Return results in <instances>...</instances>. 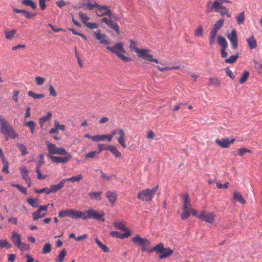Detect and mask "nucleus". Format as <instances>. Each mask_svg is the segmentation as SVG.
Returning <instances> with one entry per match:
<instances>
[{"mask_svg": "<svg viewBox=\"0 0 262 262\" xmlns=\"http://www.w3.org/2000/svg\"><path fill=\"white\" fill-rule=\"evenodd\" d=\"M11 185L13 187H16L17 188H18L19 190H20V191H21L24 194H27V188H26L23 187L19 185L15 184H12Z\"/></svg>", "mask_w": 262, "mask_h": 262, "instance_id": "obj_57", "label": "nucleus"}, {"mask_svg": "<svg viewBox=\"0 0 262 262\" xmlns=\"http://www.w3.org/2000/svg\"><path fill=\"white\" fill-rule=\"evenodd\" d=\"M0 124L1 133L6 136V140H8V137L12 139L18 137V135L15 132L12 126L1 115H0Z\"/></svg>", "mask_w": 262, "mask_h": 262, "instance_id": "obj_1", "label": "nucleus"}, {"mask_svg": "<svg viewBox=\"0 0 262 262\" xmlns=\"http://www.w3.org/2000/svg\"><path fill=\"white\" fill-rule=\"evenodd\" d=\"M218 13H219L222 16L226 15L228 17H230L231 16V14L229 13L228 9L226 8L225 9L219 10Z\"/></svg>", "mask_w": 262, "mask_h": 262, "instance_id": "obj_58", "label": "nucleus"}, {"mask_svg": "<svg viewBox=\"0 0 262 262\" xmlns=\"http://www.w3.org/2000/svg\"><path fill=\"white\" fill-rule=\"evenodd\" d=\"M130 48L134 50L136 53L137 54H138L139 53L138 51H140L141 50H139L137 47H136V42L131 40L130 41Z\"/></svg>", "mask_w": 262, "mask_h": 262, "instance_id": "obj_55", "label": "nucleus"}, {"mask_svg": "<svg viewBox=\"0 0 262 262\" xmlns=\"http://www.w3.org/2000/svg\"><path fill=\"white\" fill-rule=\"evenodd\" d=\"M106 149L112 152L116 157H120L121 156V152L113 145L107 146Z\"/></svg>", "mask_w": 262, "mask_h": 262, "instance_id": "obj_29", "label": "nucleus"}, {"mask_svg": "<svg viewBox=\"0 0 262 262\" xmlns=\"http://www.w3.org/2000/svg\"><path fill=\"white\" fill-rule=\"evenodd\" d=\"M16 32V30L12 29L9 31H5V37L7 39L11 40Z\"/></svg>", "mask_w": 262, "mask_h": 262, "instance_id": "obj_37", "label": "nucleus"}, {"mask_svg": "<svg viewBox=\"0 0 262 262\" xmlns=\"http://www.w3.org/2000/svg\"><path fill=\"white\" fill-rule=\"evenodd\" d=\"M225 70L226 74L231 79H232V80H234L235 79V76H234V74H233L232 71L230 70L229 68H226Z\"/></svg>", "mask_w": 262, "mask_h": 262, "instance_id": "obj_60", "label": "nucleus"}, {"mask_svg": "<svg viewBox=\"0 0 262 262\" xmlns=\"http://www.w3.org/2000/svg\"><path fill=\"white\" fill-rule=\"evenodd\" d=\"M233 199L242 204H245L246 203V201L242 195L237 191L233 192Z\"/></svg>", "mask_w": 262, "mask_h": 262, "instance_id": "obj_28", "label": "nucleus"}, {"mask_svg": "<svg viewBox=\"0 0 262 262\" xmlns=\"http://www.w3.org/2000/svg\"><path fill=\"white\" fill-rule=\"evenodd\" d=\"M27 202L32 207L36 208L39 205V200L37 198H29L27 199Z\"/></svg>", "mask_w": 262, "mask_h": 262, "instance_id": "obj_31", "label": "nucleus"}, {"mask_svg": "<svg viewBox=\"0 0 262 262\" xmlns=\"http://www.w3.org/2000/svg\"><path fill=\"white\" fill-rule=\"evenodd\" d=\"M244 19H245V17H244V12H242V13H239L236 16L237 22L238 25H241V24H243Z\"/></svg>", "mask_w": 262, "mask_h": 262, "instance_id": "obj_52", "label": "nucleus"}, {"mask_svg": "<svg viewBox=\"0 0 262 262\" xmlns=\"http://www.w3.org/2000/svg\"><path fill=\"white\" fill-rule=\"evenodd\" d=\"M224 20L223 19H221L217 20L214 24L213 29L219 30L223 25Z\"/></svg>", "mask_w": 262, "mask_h": 262, "instance_id": "obj_51", "label": "nucleus"}, {"mask_svg": "<svg viewBox=\"0 0 262 262\" xmlns=\"http://www.w3.org/2000/svg\"><path fill=\"white\" fill-rule=\"evenodd\" d=\"M14 11L16 13H21L24 16L27 18H30L33 17H34L36 14H32L30 12H29L27 11H26L25 10L22 9H18L15 8H13Z\"/></svg>", "mask_w": 262, "mask_h": 262, "instance_id": "obj_23", "label": "nucleus"}, {"mask_svg": "<svg viewBox=\"0 0 262 262\" xmlns=\"http://www.w3.org/2000/svg\"><path fill=\"white\" fill-rule=\"evenodd\" d=\"M95 240L97 245L101 248L104 252H107L108 251V248L103 244L97 238H96Z\"/></svg>", "mask_w": 262, "mask_h": 262, "instance_id": "obj_44", "label": "nucleus"}, {"mask_svg": "<svg viewBox=\"0 0 262 262\" xmlns=\"http://www.w3.org/2000/svg\"><path fill=\"white\" fill-rule=\"evenodd\" d=\"M96 38L99 41L100 43L109 45L110 42L105 39L106 35L105 34L101 33V30L98 29L94 32Z\"/></svg>", "mask_w": 262, "mask_h": 262, "instance_id": "obj_14", "label": "nucleus"}, {"mask_svg": "<svg viewBox=\"0 0 262 262\" xmlns=\"http://www.w3.org/2000/svg\"><path fill=\"white\" fill-rule=\"evenodd\" d=\"M36 172L37 173V179L39 180H44L46 178V176L42 175L40 170V168H36Z\"/></svg>", "mask_w": 262, "mask_h": 262, "instance_id": "obj_64", "label": "nucleus"}, {"mask_svg": "<svg viewBox=\"0 0 262 262\" xmlns=\"http://www.w3.org/2000/svg\"><path fill=\"white\" fill-rule=\"evenodd\" d=\"M220 2L217 0H215L212 5L211 8L210 10H207V12L209 13L213 10L216 12H219V10L225 9L226 7H224L222 3H220Z\"/></svg>", "mask_w": 262, "mask_h": 262, "instance_id": "obj_18", "label": "nucleus"}, {"mask_svg": "<svg viewBox=\"0 0 262 262\" xmlns=\"http://www.w3.org/2000/svg\"><path fill=\"white\" fill-rule=\"evenodd\" d=\"M65 183L66 180L64 179H62L58 184L51 186L50 188L47 191L46 193L48 194L51 193H55L63 187Z\"/></svg>", "mask_w": 262, "mask_h": 262, "instance_id": "obj_16", "label": "nucleus"}, {"mask_svg": "<svg viewBox=\"0 0 262 262\" xmlns=\"http://www.w3.org/2000/svg\"><path fill=\"white\" fill-rule=\"evenodd\" d=\"M235 138L230 139L228 138H222L221 139H216L215 140V142L220 147L223 148H227L229 147L230 145L235 141Z\"/></svg>", "mask_w": 262, "mask_h": 262, "instance_id": "obj_9", "label": "nucleus"}, {"mask_svg": "<svg viewBox=\"0 0 262 262\" xmlns=\"http://www.w3.org/2000/svg\"><path fill=\"white\" fill-rule=\"evenodd\" d=\"M49 92L51 96L53 97H55L57 96L56 91L52 84H50L49 86Z\"/></svg>", "mask_w": 262, "mask_h": 262, "instance_id": "obj_54", "label": "nucleus"}, {"mask_svg": "<svg viewBox=\"0 0 262 262\" xmlns=\"http://www.w3.org/2000/svg\"><path fill=\"white\" fill-rule=\"evenodd\" d=\"M52 116V115L51 113L48 112L46 116H43L41 118H40L39 119V123L40 124V126L42 127L45 122L49 120L51 118Z\"/></svg>", "mask_w": 262, "mask_h": 262, "instance_id": "obj_38", "label": "nucleus"}, {"mask_svg": "<svg viewBox=\"0 0 262 262\" xmlns=\"http://www.w3.org/2000/svg\"><path fill=\"white\" fill-rule=\"evenodd\" d=\"M12 245L8 243L7 240L0 239V248H3L4 247H7L10 248Z\"/></svg>", "mask_w": 262, "mask_h": 262, "instance_id": "obj_50", "label": "nucleus"}, {"mask_svg": "<svg viewBox=\"0 0 262 262\" xmlns=\"http://www.w3.org/2000/svg\"><path fill=\"white\" fill-rule=\"evenodd\" d=\"M110 234L114 237L122 239L128 237L129 236H130L131 235V232L130 231H127L125 232L124 234H122L119 233L117 231H112L110 233Z\"/></svg>", "mask_w": 262, "mask_h": 262, "instance_id": "obj_21", "label": "nucleus"}, {"mask_svg": "<svg viewBox=\"0 0 262 262\" xmlns=\"http://www.w3.org/2000/svg\"><path fill=\"white\" fill-rule=\"evenodd\" d=\"M83 179V176L81 174H79L78 175L73 176L70 178L64 179L67 181H71V182H78L80 180H82Z\"/></svg>", "mask_w": 262, "mask_h": 262, "instance_id": "obj_32", "label": "nucleus"}, {"mask_svg": "<svg viewBox=\"0 0 262 262\" xmlns=\"http://www.w3.org/2000/svg\"><path fill=\"white\" fill-rule=\"evenodd\" d=\"M238 154L240 156H243L246 152H251V150L246 148H239L238 149Z\"/></svg>", "mask_w": 262, "mask_h": 262, "instance_id": "obj_59", "label": "nucleus"}, {"mask_svg": "<svg viewBox=\"0 0 262 262\" xmlns=\"http://www.w3.org/2000/svg\"><path fill=\"white\" fill-rule=\"evenodd\" d=\"M39 157L40 159V160L38 162L36 168H40V167L43 165L45 163L44 161V155L42 154H41L39 155Z\"/></svg>", "mask_w": 262, "mask_h": 262, "instance_id": "obj_56", "label": "nucleus"}, {"mask_svg": "<svg viewBox=\"0 0 262 262\" xmlns=\"http://www.w3.org/2000/svg\"><path fill=\"white\" fill-rule=\"evenodd\" d=\"M67 252L65 249H63L60 252L57 257L55 259L57 262H63L64 257L66 256Z\"/></svg>", "mask_w": 262, "mask_h": 262, "instance_id": "obj_34", "label": "nucleus"}, {"mask_svg": "<svg viewBox=\"0 0 262 262\" xmlns=\"http://www.w3.org/2000/svg\"><path fill=\"white\" fill-rule=\"evenodd\" d=\"M194 35L195 36L200 37L203 35V29L201 26L198 27V28L195 31Z\"/></svg>", "mask_w": 262, "mask_h": 262, "instance_id": "obj_61", "label": "nucleus"}, {"mask_svg": "<svg viewBox=\"0 0 262 262\" xmlns=\"http://www.w3.org/2000/svg\"><path fill=\"white\" fill-rule=\"evenodd\" d=\"M81 211L74 209L62 210L59 213L60 217L68 216L74 219H81Z\"/></svg>", "mask_w": 262, "mask_h": 262, "instance_id": "obj_6", "label": "nucleus"}, {"mask_svg": "<svg viewBox=\"0 0 262 262\" xmlns=\"http://www.w3.org/2000/svg\"><path fill=\"white\" fill-rule=\"evenodd\" d=\"M96 13L98 16L108 15L110 17L112 15V11L108 6H101L98 4L96 9Z\"/></svg>", "mask_w": 262, "mask_h": 262, "instance_id": "obj_12", "label": "nucleus"}, {"mask_svg": "<svg viewBox=\"0 0 262 262\" xmlns=\"http://www.w3.org/2000/svg\"><path fill=\"white\" fill-rule=\"evenodd\" d=\"M246 40L248 46L251 50H252L257 47L256 40L253 35L247 38Z\"/></svg>", "mask_w": 262, "mask_h": 262, "instance_id": "obj_24", "label": "nucleus"}, {"mask_svg": "<svg viewBox=\"0 0 262 262\" xmlns=\"http://www.w3.org/2000/svg\"><path fill=\"white\" fill-rule=\"evenodd\" d=\"M106 196L112 205H114L117 199L116 192L115 191H108L106 192Z\"/></svg>", "mask_w": 262, "mask_h": 262, "instance_id": "obj_20", "label": "nucleus"}, {"mask_svg": "<svg viewBox=\"0 0 262 262\" xmlns=\"http://www.w3.org/2000/svg\"><path fill=\"white\" fill-rule=\"evenodd\" d=\"M79 15L82 23L86 25V24L88 23L87 21L90 19V18L85 13L82 12H80L79 13Z\"/></svg>", "mask_w": 262, "mask_h": 262, "instance_id": "obj_45", "label": "nucleus"}, {"mask_svg": "<svg viewBox=\"0 0 262 262\" xmlns=\"http://www.w3.org/2000/svg\"><path fill=\"white\" fill-rule=\"evenodd\" d=\"M105 139L107 140L108 142L111 141V137L108 135H96L93 136L92 138V140L95 142H99L100 141H103Z\"/></svg>", "mask_w": 262, "mask_h": 262, "instance_id": "obj_22", "label": "nucleus"}, {"mask_svg": "<svg viewBox=\"0 0 262 262\" xmlns=\"http://www.w3.org/2000/svg\"><path fill=\"white\" fill-rule=\"evenodd\" d=\"M249 75V73L248 71H244L241 78L239 80V82L240 83H244V82H245L247 80Z\"/></svg>", "mask_w": 262, "mask_h": 262, "instance_id": "obj_48", "label": "nucleus"}, {"mask_svg": "<svg viewBox=\"0 0 262 262\" xmlns=\"http://www.w3.org/2000/svg\"><path fill=\"white\" fill-rule=\"evenodd\" d=\"M83 7H85L84 9H88L89 10H92L94 8H97L98 6V4L96 2H95L94 4H92L91 3H86L82 5Z\"/></svg>", "mask_w": 262, "mask_h": 262, "instance_id": "obj_40", "label": "nucleus"}, {"mask_svg": "<svg viewBox=\"0 0 262 262\" xmlns=\"http://www.w3.org/2000/svg\"><path fill=\"white\" fill-rule=\"evenodd\" d=\"M21 3L24 5L30 6L33 10L37 7L35 3L32 0H23Z\"/></svg>", "mask_w": 262, "mask_h": 262, "instance_id": "obj_36", "label": "nucleus"}, {"mask_svg": "<svg viewBox=\"0 0 262 262\" xmlns=\"http://www.w3.org/2000/svg\"><path fill=\"white\" fill-rule=\"evenodd\" d=\"M100 173L101 174V178L102 180L110 181L113 177H115V174H112L111 176H107L105 174L102 170H99Z\"/></svg>", "mask_w": 262, "mask_h": 262, "instance_id": "obj_49", "label": "nucleus"}, {"mask_svg": "<svg viewBox=\"0 0 262 262\" xmlns=\"http://www.w3.org/2000/svg\"><path fill=\"white\" fill-rule=\"evenodd\" d=\"M184 198V204L183 208H190V202L188 194H185L183 195Z\"/></svg>", "mask_w": 262, "mask_h": 262, "instance_id": "obj_39", "label": "nucleus"}, {"mask_svg": "<svg viewBox=\"0 0 262 262\" xmlns=\"http://www.w3.org/2000/svg\"><path fill=\"white\" fill-rule=\"evenodd\" d=\"M20 239V235L19 234L16 233L15 231L12 232L11 239L16 246L21 242Z\"/></svg>", "mask_w": 262, "mask_h": 262, "instance_id": "obj_25", "label": "nucleus"}, {"mask_svg": "<svg viewBox=\"0 0 262 262\" xmlns=\"http://www.w3.org/2000/svg\"><path fill=\"white\" fill-rule=\"evenodd\" d=\"M20 171L23 178L26 181L28 186L30 187L31 185V180L28 176L27 168L26 167H22L20 168Z\"/></svg>", "mask_w": 262, "mask_h": 262, "instance_id": "obj_19", "label": "nucleus"}, {"mask_svg": "<svg viewBox=\"0 0 262 262\" xmlns=\"http://www.w3.org/2000/svg\"><path fill=\"white\" fill-rule=\"evenodd\" d=\"M221 85V81L217 77H210L209 78L208 85H213L218 87Z\"/></svg>", "mask_w": 262, "mask_h": 262, "instance_id": "obj_26", "label": "nucleus"}, {"mask_svg": "<svg viewBox=\"0 0 262 262\" xmlns=\"http://www.w3.org/2000/svg\"><path fill=\"white\" fill-rule=\"evenodd\" d=\"M158 188L159 186L157 185L151 189L147 188L143 190L138 192L137 194V198L142 201H151L155 195Z\"/></svg>", "mask_w": 262, "mask_h": 262, "instance_id": "obj_5", "label": "nucleus"}, {"mask_svg": "<svg viewBox=\"0 0 262 262\" xmlns=\"http://www.w3.org/2000/svg\"><path fill=\"white\" fill-rule=\"evenodd\" d=\"M114 225L116 228L120 229L121 231H125V232L129 231L125 226V225L123 222H114Z\"/></svg>", "mask_w": 262, "mask_h": 262, "instance_id": "obj_33", "label": "nucleus"}, {"mask_svg": "<svg viewBox=\"0 0 262 262\" xmlns=\"http://www.w3.org/2000/svg\"><path fill=\"white\" fill-rule=\"evenodd\" d=\"M101 192H91L89 193V196L92 199L100 200L101 199Z\"/></svg>", "mask_w": 262, "mask_h": 262, "instance_id": "obj_35", "label": "nucleus"}, {"mask_svg": "<svg viewBox=\"0 0 262 262\" xmlns=\"http://www.w3.org/2000/svg\"><path fill=\"white\" fill-rule=\"evenodd\" d=\"M85 26L90 29L98 28V25L95 23H88Z\"/></svg>", "mask_w": 262, "mask_h": 262, "instance_id": "obj_63", "label": "nucleus"}, {"mask_svg": "<svg viewBox=\"0 0 262 262\" xmlns=\"http://www.w3.org/2000/svg\"><path fill=\"white\" fill-rule=\"evenodd\" d=\"M47 146L48 150L50 154H58L63 155L64 154H67L66 149L62 147H58L56 145L50 143L47 141Z\"/></svg>", "mask_w": 262, "mask_h": 262, "instance_id": "obj_7", "label": "nucleus"}, {"mask_svg": "<svg viewBox=\"0 0 262 262\" xmlns=\"http://www.w3.org/2000/svg\"><path fill=\"white\" fill-rule=\"evenodd\" d=\"M216 214L214 212H206L205 211H202L198 216L199 219L209 223H213Z\"/></svg>", "mask_w": 262, "mask_h": 262, "instance_id": "obj_8", "label": "nucleus"}, {"mask_svg": "<svg viewBox=\"0 0 262 262\" xmlns=\"http://www.w3.org/2000/svg\"><path fill=\"white\" fill-rule=\"evenodd\" d=\"M152 251H155L157 253L160 254V259L166 258L171 256L173 253V251L169 248H165L162 243H160L150 250H149L148 252L150 253Z\"/></svg>", "mask_w": 262, "mask_h": 262, "instance_id": "obj_4", "label": "nucleus"}, {"mask_svg": "<svg viewBox=\"0 0 262 262\" xmlns=\"http://www.w3.org/2000/svg\"><path fill=\"white\" fill-rule=\"evenodd\" d=\"M63 155H66V156L64 157H61L50 155L49 156V158L53 162L56 163H67L72 158L71 155L70 153L68 152L67 151V154H64Z\"/></svg>", "mask_w": 262, "mask_h": 262, "instance_id": "obj_11", "label": "nucleus"}, {"mask_svg": "<svg viewBox=\"0 0 262 262\" xmlns=\"http://www.w3.org/2000/svg\"><path fill=\"white\" fill-rule=\"evenodd\" d=\"M40 212H41V211H40L39 209H38L36 212L32 213L33 219L34 220L36 221L38 219L40 218V215H41Z\"/></svg>", "mask_w": 262, "mask_h": 262, "instance_id": "obj_62", "label": "nucleus"}, {"mask_svg": "<svg viewBox=\"0 0 262 262\" xmlns=\"http://www.w3.org/2000/svg\"><path fill=\"white\" fill-rule=\"evenodd\" d=\"M16 146L21 150V155L23 156H24L28 153L26 147L24 144L21 143H17Z\"/></svg>", "mask_w": 262, "mask_h": 262, "instance_id": "obj_46", "label": "nucleus"}, {"mask_svg": "<svg viewBox=\"0 0 262 262\" xmlns=\"http://www.w3.org/2000/svg\"><path fill=\"white\" fill-rule=\"evenodd\" d=\"M117 135L119 136L117 141L123 148H126L125 144V134L123 129L121 128H118Z\"/></svg>", "mask_w": 262, "mask_h": 262, "instance_id": "obj_15", "label": "nucleus"}, {"mask_svg": "<svg viewBox=\"0 0 262 262\" xmlns=\"http://www.w3.org/2000/svg\"><path fill=\"white\" fill-rule=\"evenodd\" d=\"M139 53L137 54L138 56L143 59L155 62L157 63H159V61L157 59L153 58V55L148 54L150 50L146 49H142L140 51H138Z\"/></svg>", "mask_w": 262, "mask_h": 262, "instance_id": "obj_10", "label": "nucleus"}, {"mask_svg": "<svg viewBox=\"0 0 262 262\" xmlns=\"http://www.w3.org/2000/svg\"><path fill=\"white\" fill-rule=\"evenodd\" d=\"M52 248V245L50 243L46 244L42 248V253L43 254H47L51 252Z\"/></svg>", "mask_w": 262, "mask_h": 262, "instance_id": "obj_43", "label": "nucleus"}, {"mask_svg": "<svg viewBox=\"0 0 262 262\" xmlns=\"http://www.w3.org/2000/svg\"><path fill=\"white\" fill-rule=\"evenodd\" d=\"M238 57V53L236 55L231 56L229 58L225 59V61L228 63H234Z\"/></svg>", "mask_w": 262, "mask_h": 262, "instance_id": "obj_42", "label": "nucleus"}, {"mask_svg": "<svg viewBox=\"0 0 262 262\" xmlns=\"http://www.w3.org/2000/svg\"><path fill=\"white\" fill-rule=\"evenodd\" d=\"M228 39L230 40L233 49H236L238 46L237 36L235 30H232L230 34L227 35Z\"/></svg>", "mask_w": 262, "mask_h": 262, "instance_id": "obj_13", "label": "nucleus"}, {"mask_svg": "<svg viewBox=\"0 0 262 262\" xmlns=\"http://www.w3.org/2000/svg\"><path fill=\"white\" fill-rule=\"evenodd\" d=\"M106 49L116 54L118 58L124 61L128 62L131 60L130 57L126 56L122 54L125 53V50L122 42H117L113 47L107 46Z\"/></svg>", "mask_w": 262, "mask_h": 262, "instance_id": "obj_2", "label": "nucleus"}, {"mask_svg": "<svg viewBox=\"0 0 262 262\" xmlns=\"http://www.w3.org/2000/svg\"><path fill=\"white\" fill-rule=\"evenodd\" d=\"M217 41L219 45L221 46L222 49L223 48H227L228 47V43L226 40V39L222 36H218L217 37Z\"/></svg>", "mask_w": 262, "mask_h": 262, "instance_id": "obj_30", "label": "nucleus"}, {"mask_svg": "<svg viewBox=\"0 0 262 262\" xmlns=\"http://www.w3.org/2000/svg\"><path fill=\"white\" fill-rule=\"evenodd\" d=\"M104 213L103 211L99 212L91 208L85 211H81V219L83 220L93 219L103 222L104 221Z\"/></svg>", "mask_w": 262, "mask_h": 262, "instance_id": "obj_3", "label": "nucleus"}, {"mask_svg": "<svg viewBox=\"0 0 262 262\" xmlns=\"http://www.w3.org/2000/svg\"><path fill=\"white\" fill-rule=\"evenodd\" d=\"M190 208H183V212L181 215L182 220H185L190 216Z\"/></svg>", "mask_w": 262, "mask_h": 262, "instance_id": "obj_41", "label": "nucleus"}, {"mask_svg": "<svg viewBox=\"0 0 262 262\" xmlns=\"http://www.w3.org/2000/svg\"><path fill=\"white\" fill-rule=\"evenodd\" d=\"M134 243L138 244L139 246H148L150 244L149 241L147 238H142L139 235H136L132 238Z\"/></svg>", "mask_w": 262, "mask_h": 262, "instance_id": "obj_17", "label": "nucleus"}, {"mask_svg": "<svg viewBox=\"0 0 262 262\" xmlns=\"http://www.w3.org/2000/svg\"><path fill=\"white\" fill-rule=\"evenodd\" d=\"M45 80L46 79L41 77L37 76L35 78V82L38 85H42L45 82Z\"/></svg>", "mask_w": 262, "mask_h": 262, "instance_id": "obj_53", "label": "nucleus"}, {"mask_svg": "<svg viewBox=\"0 0 262 262\" xmlns=\"http://www.w3.org/2000/svg\"><path fill=\"white\" fill-rule=\"evenodd\" d=\"M16 247L21 251L28 250L29 249V245L21 242Z\"/></svg>", "mask_w": 262, "mask_h": 262, "instance_id": "obj_47", "label": "nucleus"}, {"mask_svg": "<svg viewBox=\"0 0 262 262\" xmlns=\"http://www.w3.org/2000/svg\"><path fill=\"white\" fill-rule=\"evenodd\" d=\"M110 28L114 30L117 34H120V29L118 25L113 21L112 19H110L109 22L107 25Z\"/></svg>", "mask_w": 262, "mask_h": 262, "instance_id": "obj_27", "label": "nucleus"}]
</instances>
